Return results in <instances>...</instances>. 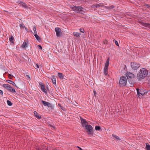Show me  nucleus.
I'll use <instances>...</instances> for the list:
<instances>
[{"mask_svg": "<svg viewBox=\"0 0 150 150\" xmlns=\"http://www.w3.org/2000/svg\"><path fill=\"white\" fill-rule=\"evenodd\" d=\"M83 8L81 6H77L76 7L75 11L78 13L83 14L84 12L83 10Z\"/></svg>", "mask_w": 150, "mask_h": 150, "instance_id": "0eeeda50", "label": "nucleus"}, {"mask_svg": "<svg viewBox=\"0 0 150 150\" xmlns=\"http://www.w3.org/2000/svg\"><path fill=\"white\" fill-rule=\"evenodd\" d=\"M41 101L44 106H47L49 108L52 107V105L50 103L43 100Z\"/></svg>", "mask_w": 150, "mask_h": 150, "instance_id": "9d476101", "label": "nucleus"}, {"mask_svg": "<svg viewBox=\"0 0 150 150\" xmlns=\"http://www.w3.org/2000/svg\"><path fill=\"white\" fill-rule=\"evenodd\" d=\"M51 79L52 80L53 83L54 84H56V78L54 77V76H52L51 78Z\"/></svg>", "mask_w": 150, "mask_h": 150, "instance_id": "4468645a", "label": "nucleus"}, {"mask_svg": "<svg viewBox=\"0 0 150 150\" xmlns=\"http://www.w3.org/2000/svg\"><path fill=\"white\" fill-rule=\"evenodd\" d=\"M81 122H87L85 119H83L81 117H80Z\"/></svg>", "mask_w": 150, "mask_h": 150, "instance_id": "c85d7f7f", "label": "nucleus"}, {"mask_svg": "<svg viewBox=\"0 0 150 150\" xmlns=\"http://www.w3.org/2000/svg\"><path fill=\"white\" fill-rule=\"evenodd\" d=\"M13 36H11V37L9 38V40L10 41V42L12 43H13Z\"/></svg>", "mask_w": 150, "mask_h": 150, "instance_id": "412c9836", "label": "nucleus"}, {"mask_svg": "<svg viewBox=\"0 0 150 150\" xmlns=\"http://www.w3.org/2000/svg\"><path fill=\"white\" fill-rule=\"evenodd\" d=\"M137 92L138 95L139 96L140 95H141L143 96L147 93L146 92H144L143 90H139L137 89Z\"/></svg>", "mask_w": 150, "mask_h": 150, "instance_id": "1a4fd4ad", "label": "nucleus"}, {"mask_svg": "<svg viewBox=\"0 0 150 150\" xmlns=\"http://www.w3.org/2000/svg\"><path fill=\"white\" fill-rule=\"evenodd\" d=\"M34 67L35 68H39V66L37 64H35Z\"/></svg>", "mask_w": 150, "mask_h": 150, "instance_id": "2f4dec72", "label": "nucleus"}, {"mask_svg": "<svg viewBox=\"0 0 150 150\" xmlns=\"http://www.w3.org/2000/svg\"><path fill=\"white\" fill-rule=\"evenodd\" d=\"M35 36L36 39L38 41H40V37L38 36V35L36 34L34 35Z\"/></svg>", "mask_w": 150, "mask_h": 150, "instance_id": "b1692460", "label": "nucleus"}, {"mask_svg": "<svg viewBox=\"0 0 150 150\" xmlns=\"http://www.w3.org/2000/svg\"><path fill=\"white\" fill-rule=\"evenodd\" d=\"M86 122H82V125L83 127H85L87 130V132L89 135L93 136V134L94 129L90 125L86 124Z\"/></svg>", "mask_w": 150, "mask_h": 150, "instance_id": "f03ea898", "label": "nucleus"}, {"mask_svg": "<svg viewBox=\"0 0 150 150\" xmlns=\"http://www.w3.org/2000/svg\"><path fill=\"white\" fill-rule=\"evenodd\" d=\"M22 47L23 48H25L27 47V43L26 42H24L22 45Z\"/></svg>", "mask_w": 150, "mask_h": 150, "instance_id": "6ab92c4d", "label": "nucleus"}, {"mask_svg": "<svg viewBox=\"0 0 150 150\" xmlns=\"http://www.w3.org/2000/svg\"><path fill=\"white\" fill-rule=\"evenodd\" d=\"M20 26L21 28H23L24 27V25L23 24H20Z\"/></svg>", "mask_w": 150, "mask_h": 150, "instance_id": "4c0bfd02", "label": "nucleus"}, {"mask_svg": "<svg viewBox=\"0 0 150 150\" xmlns=\"http://www.w3.org/2000/svg\"><path fill=\"white\" fill-rule=\"evenodd\" d=\"M112 136L113 137H115L117 139L120 140V138L118 136H116L115 135L112 134Z\"/></svg>", "mask_w": 150, "mask_h": 150, "instance_id": "bb28decb", "label": "nucleus"}, {"mask_svg": "<svg viewBox=\"0 0 150 150\" xmlns=\"http://www.w3.org/2000/svg\"><path fill=\"white\" fill-rule=\"evenodd\" d=\"M104 6L102 5V4H97L95 5V7L96 8L99 7L100 6Z\"/></svg>", "mask_w": 150, "mask_h": 150, "instance_id": "a878e982", "label": "nucleus"}, {"mask_svg": "<svg viewBox=\"0 0 150 150\" xmlns=\"http://www.w3.org/2000/svg\"><path fill=\"white\" fill-rule=\"evenodd\" d=\"M38 150H42V149H38Z\"/></svg>", "mask_w": 150, "mask_h": 150, "instance_id": "09e8293b", "label": "nucleus"}, {"mask_svg": "<svg viewBox=\"0 0 150 150\" xmlns=\"http://www.w3.org/2000/svg\"><path fill=\"white\" fill-rule=\"evenodd\" d=\"M114 7V6H113V5L111 6H110V7H105L106 8H107L108 9L112 8H113Z\"/></svg>", "mask_w": 150, "mask_h": 150, "instance_id": "c756f323", "label": "nucleus"}, {"mask_svg": "<svg viewBox=\"0 0 150 150\" xmlns=\"http://www.w3.org/2000/svg\"><path fill=\"white\" fill-rule=\"evenodd\" d=\"M115 45L117 46H118V42L117 41L115 40Z\"/></svg>", "mask_w": 150, "mask_h": 150, "instance_id": "c9c22d12", "label": "nucleus"}, {"mask_svg": "<svg viewBox=\"0 0 150 150\" xmlns=\"http://www.w3.org/2000/svg\"><path fill=\"white\" fill-rule=\"evenodd\" d=\"M95 129L96 131H98L100 129V126H96L95 127Z\"/></svg>", "mask_w": 150, "mask_h": 150, "instance_id": "393cba45", "label": "nucleus"}, {"mask_svg": "<svg viewBox=\"0 0 150 150\" xmlns=\"http://www.w3.org/2000/svg\"><path fill=\"white\" fill-rule=\"evenodd\" d=\"M145 6H146V7H147L148 8H150V5H149V4H145Z\"/></svg>", "mask_w": 150, "mask_h": 150, "instance_id": "f704fd0d", "label": "nucleus"}, {"mask_svg": "<svg viewBox=\"0 0 150 150\" xmlns=\"http://www.w3.org/2000/svg\"><path fill=\"white\" fill-rule=\"evenodd\" d=\"M41 90L44 93H46L47 91L46 89H45L44 86L43 85H41Z\"/></svg>", "mask_w": 150, "mask_h": 150, "instance_id": "dca6fc26", "label": "nucleus"}, {"mask_svg": "<svg viewBox=\"0 0 150 150\" xmlns=\"http://www.w3.org/2000/svg\"><path fill=\"white\" fill-rule=\"evenodd\" d=\"M108 68L104 67V69L103 73L106 76L108 74Z\"/></svg>", "mask_w": 150, "mask_h": 150, "instance_id": "2eb2a0df", "label": "nucleus"}, {"mask_svg": "<svg viewBox=\"0 0 150 150\" xmlns=\"http://www.w3.org/2000/svg\"><path fill=\"white\" fill-rule=\"evenodd\" d=\"M53 150H58L56 149H53Z\"/></svg>", "mask_w": 150, "mask_h": 150, "instance_id": "a18cd8bd", "label": "nucleus"}, {"mask_svg": "<svg viewBox=\"0 0 150 150\" xmlns=\"http://www.w3.org/2000/svg\"><path fill=\"white\" fill-rule=\"evenodd\" d=\"M55 31L56 33V35L57 37H60L61 35L62 31L60 28L58 27L56 28Z\"/></svg>", "mask_w": 150, "mask_h": 150, "instance_id": "6e6552de", "label": "nucleus"}, {"mask_svg": "<svg viewBox=\"0 0 150 150\" xmlns=\"http://www.w3.org/2000/svg\"><path fill=\"white\" fill-rule=\"evenodd\" d=\"M74 35L76 37H78L80 36L81 34L77 32H74Z\"/></svg>", "mask_w": 150, "mask_h": 150, "instance_id": "a211bd4d", "label": "nucleus"}, {"mask_svg": "<svg viewBox=\"0 0 150 150\" xmlns=\"http://www.w3.org/2000/svg\"><path fill=\"white\" fill-rule=\"evenodd\" d=\"M20 1H18V3H19H19H20Z\"/></svg>", "mask_w": 150, "mask_h": 150, "instance_id": "49530a36", "label": "nucleus"}, {"mask_svg": "<svg viewBox=\"0 0 150 150\" xmlns=\"http://www.w3.org/2000/svg\"><path fill=\"white\" fill-rule=\"evenodd\" d=\"M58 76L60 79H62L64 78L63 74L61 73H58Z\"/></svg>", "mask_w": 150, "mask_h": 150, "instance_id": "ddd939ff", "label": "nucleus"}, {"mask_svg": "<svg viewBox=\"0 0 150 150\" xmlns=\"http://www.w3.org/2000/svg\"><path fill=\"white\" fill-rule=\"evenodd\" d=\"M109 65V63L108 62H106L105 67L108 68V66Z\"/></svg>", "mask_w": 150, "mask_h": 150, "instance_id": "7c9ffc66", "label": "nucleus"}, {"mask_svg": "<svg viewBox=\"0 0 150 150\" xmlns=\"http://www.w3.org/2000/svg\"><path fill=\"white\" fill-rule=\"evenodd\" d=\"M51 127L52 128H51V129L52 130H54L55 129V127L54 126H52Z\"/></svg>", "mask_w": 150, "mask_h": 150, "instance_id": "ea45409f", "label": "nucleus"}, {"mask_svg": "<svg viewBox=\"0 0 150 150\" xmlns=\"http://www.w3.org/2000/svg\"><path fill=\"white\" fill-rule=\"evenodd\" d=\"M3 87L5 88L9 91L13 93L16 92V91L10 85L7 84H3L2 85Z\"/></svg>", "mask_w": 150, "mask_h": 150, "instance_id": "39448f33", "label": "nucleus"}, {"mask_svg": "<svg viewBox=\"0 0 150 150\" xmlns=\"http://www.w3.org/2000/svg\"><path fill=\"white\" fill-rule=\"evenodd\" d=\"M25 29H26V30H27V29L25 27Z\"/></svg>", "mask_w": 150, "mask_h": 150, "instance_id": "de8ad7c7", "label": "nucleus"}, {"mask_svg": "<svg viewBox=\"0 0 150 150\" xmlns=\"http://www.w3.org/2000/svg\"><path fill=\"white\" fill-rule=\"evenodd\" d=\"M7 82L8 83H10V84H12V85L15 86L16 87H17V86L15 84V83L13 82L11 80H8L7 81Z\"/></svg>", "mask_w": 150, "mask_h": 150, "instance_id": "f3484780", "label": "nucleus"}, {"mask_svg": "<svg viewBox=\"0 0 150 150\" xmlns=\"http://www.w3.org/2000/svg\"><path fill=\"white\" fill-rule=\"evenodd\" d=\"M131 65L132 68L134 70H137L140 67L139 64L135 62H131Z\"/></svg>", "mask_w": 150, "mask_h": 150, "instance_id": "423d86ee", "label": "nucleus"}, {"mask_svg": "<svg viewBox=\"0 0 150 150\" xmlns=\"http://www.w3.org/2000/svg\"><path fill=\"white\" fill-rule=\"evenodd\" d=\"M126 76H127V79L130 83L132 84L134 83V74L130 72H127L126 74Z\"/></svg>", "mask_w": 150, "mask_h": 150, "instance_id": "7ed1b4c3", "label": "nucleus"}, {"mask_svg": "<svg viewBox=\"0 0 150 150\" xmlns=\"http://www.w3.org/2000/svg\"><path fill=\"white\" fill-rule=\"evenodd\" d=\"M109 59L108 58L107 59V61H106V62H108V63L109 64Z\"/></svg>", "mask_w": 150, "mask_h": 150, "instance_id": "79ce46f5", "label": "nucleus"}, {"mask_svg": "<svg viewBox=\"0 0 150 150\" xmlns=\"http://www.w3.org/2000/svg\"><path fill=\"white\" fill-rule=\"evenodd\" d=\"M20 3H19V4H21V5L25 8H26V6L25 3H24L22 2H21V1H20Z\"/></svg>", "mask_w": 150, "mask_h": 150, "instance_id": "5701e85b", "label": "nucleus"}, {"mask_svg": "<svg viewBox=\"0 0 150 150\" xmlns=\"http://www.w3.org/2000/svg\"><path fill=\"white\" fill-rule=\"evenodd\" d=\"M127 83V79L126 76L121 77L119 80V84L121 85L125 86Z\"/></svg>", "mask_w": 150, "mask_h": 150, "instance_id": "20e7f679", "label": "nucleus"}, {"mask_svg": "<svg viewBox=\"0 0 150 150\" xmlns=\"http://www.w3.org/2000/svg\"><path fill=\"white\" fill-rule=\"evenodd\" d=\"M79 30H80V32L82 33H84L85 31L83 29L80 28V29Z\"/></svg>", "mask_w": 150, "mask_h": 150, "instance_id": "72a5a7b5", "label": "nucleus"}, {"mask_svg": "<svg viewBox=\"0 0 150 150\" xmlns=\"http://www.w3.org/2000/svg\"><path fill=\"white\" fill-rule=\"evenodd\" d=\"M78 148L79 149V150H83L81 148H80V147L78 146Z\"/></svg>", "mask_w": 150, "mask_h": 150, "instance_id": "37998d69", "label": "nucleus"}, {"mask_svg": "<svg viewBox=\"0 0 150 150\" xmlns=\"http://www.w3.org/2000/svg\"><path fill=\"white\" fill-rule=\"evenodd\" d=\"M38 47L39 49H40L41 50L42 49V47L41 46V45H38Z\"/></svg>", "mask_w": 150, "mask_h": 150, "instance_id": "e433bc0d", "label": "nucleus"}, {"mask_svg": "<svg viewBox=\"0 0 150 150\" xmlns=\"http://www.w3.org/2000/svg\"><path fill=\"white\" fill-rule=\"evenodd\" d=\"M148 74V71L145 68L141 69L137 74V78L139 80H141L146 77Z\"/></svg>", "mask_w": 150, "mask_h": 150, "instance_id": "f257e3e1", "label": "nucleus"}, {"mask_svg": "<svg viewBox=\"0 0 150 150\" xmlns=\"http://www.w3.org/2000/svg\"><path fill=\"white\" fill-rule=\"evenodd\" d=\"M76 6H74V5H71L70 6V7L71 8L72 10H73L74 11H75V10H76Z\"/></svg>", "mask_w": 150, "mask_h": 150, "instance_id": "4be33fe9", "label": "nucleus"}, {"mask_svg": "<svg viewBox=\"0 0 150 150\" xmlns=\"http://www.w3.org/2000/svg\"><path fill=\"white\" fill-rule=\"evenodd\" d=\"M7 103L8 105L9 106H11L12 104V103H11V102L9 100H7Z\"/></svg>", "mask_w": 150, "mask_h": 150, "instance_id": "cd10ccee", "label": "nucleus"}, {"mask_svg": "<svg viewBox=\"0 0 150 150\" xmlns=\"http://www.w3.org/2000/svg\"><path fill=\"white\" fill-rule=\"evenodd\" d=\"M34 113L35 117L38 118L39 119L41 118V116L36 111H35Z\"/></svg>", "mask_w": 150, "mask_h": 150, "instance_id": "f8f14e48", "label": "nucleus"}, {"mask_svg": "<svg viewBox=\"0 0 150 150\" xmlns=\"http://www.w3.org/2000/svg\"><path fill=\"white\" fill-rule=\"evenodd\" d=\"M146 150H150V145L148 143L146 144Z\"/></svg>", "mask_w": 150, "mask_h": 150, "instance_id": "aec40b11", "label": "nucleus"}, {"mask_svg": "<svg viewBox=\"0 0 150 150\" xmlns=\"http://www.w3.org/2000/svg\"><path fill=\"white\" fill-rule=\"evenodd\" d=\"M3 91L2 90H0V94L1 95H2L3 94Z\"/></svg>", "mask_w": 150, "mask_h": 150, "instance_id": "58836bf2", "label": "nucleus"}, {"mask_svg": "<svg viewBox=\"0 0 150 150\" xmlns=\"http://www.w3.org/2000/svg\"><path fill=\"white\" fill-rule=\"evenodd\" d=\"M58 105H59V106H60V107H61V108L62 110H63V107H62H62H61V106H60V105H59V104H58Z\"/></svg>", "mask_w": 150, "mask_h": 150, "instance_id": "c03bdc74", "label": "nucleus"}, {"mask_svg": "<svg viewBox=\"0 0 150 150\" xmlns=\"http://www.w3.org/2000/svg\"><path fill=\"white\" fill-rule=\"evenodd\" d=\"M33 30L34 32V33L36 34L37 33L36 28L35 27H33Z\"/></svg>", "mask_w": 150, "mask_h": 150, "instance_id": "473e14b6", "label": "nucleus"}, {"mask_svg": "<svg viewBox=\"0 0 150 150\" xmlns=\"http://www.w3.org/2000/svg\"><path fill=\"white\" fill-rule=\"evenodd\" d=\"M141 23L142 25H143L145 27L150 28V24L148 23H144L143 22H142Z\"/></svg>", "mask_w": 150, "mask_h": 150, "instance_id": "9b49d317", "label": "nucleus"}, {"mask_svg": "<svg viewBox=\"0 0 150 150\" xmlns=\"http://www.w3.org/2000/svg\"><path fill=\"white\" fill-rule=\"evenodd\" d=\"M93 93H94V96H96V91H93Z\"/></svg>", "mask_w": 150, "mask_h": 150, "instance_id": "a19ab883", "label": "nucleus"}]
</instances>
